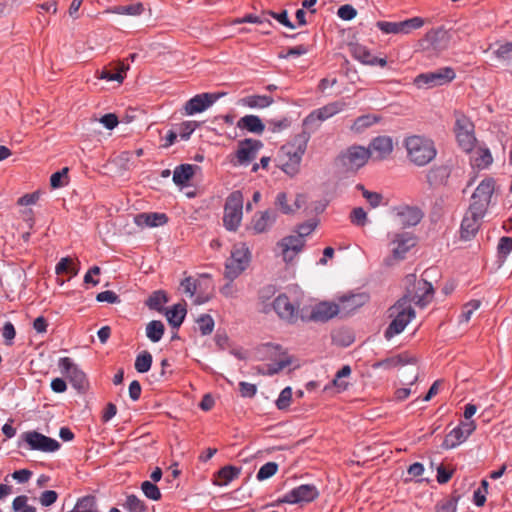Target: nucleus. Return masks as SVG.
I'll return each mask as SVG.
<instances>
[{"label":"nucleus","instance_id":"obj_1","mask_svg":"<svg viewBox=\"0 0 512 512\" xmlns=\"http://www.w3.org/2000/svg\"><path fill=\"white\" fill-rule=\"evenodd\" d=\"M310 133L303 130L293 140L283 145L277 155V166L288 176L298 174L302 157L307 149Z\"/></svg>","mask_w":512,"mask_h":512},{"label":"nucleus","instance_id":"obj_2","mask_svg":"<svg viewBox=\"0 0 512 512\" xmlns=\"http://www.w3.org/2000/svg\"><path fill=\"white\" fill-rule=\"evenodd\" d=\"M403 145L408 159L416 166L429 164L437 155L433 140L421 135H411L404 139Z\"/></svg>","mask_w":512,"mask_h":512},{"label":"nucleus","instance_id":"obj_3","mask_svg":"<svg viewBox=\"0 0 512 512\" xmlns=\"http://www.w3.org/2000/svg\"><path fill=\"white\" fill-rule=\"evenodd\" d=\"M389 312L390 317H393V320L384 332V336L387 340H390L394 336L403 332L406 326L415 317V310L412 308L411 304H409V298L407 295L400 298L389 309Z\"/></svg>","mask_w":512,"mask_h":512},{"label":"nucleus","instance_id":"obj_4","mask_svg":"<svg viewBox=\"0 0 512 512\" xmlns=\"http://www.w3.org/2000/svg\"><path fill=\"white\" fill-rule=\"evenodd\" d=\"M243 194L236 190L227 197L224 206L223 224L229 231H236L243 216Z\"/></svg>","mask_w":512,"mask_h":512},{"label":"nucleus","instance_id":"obj_5","mask_svg":"<svg viewBox=\"0 0 512 512\" xmlns=\"http://www.w3.org/2000/svg\"><path fill=\"white\" fill-rule=\"evenodd\" d=\"M250 260L251 254L245 245L234 247L230 257L225 262V278L234 281L247 269Z\"/></svg>","mask_w":512,"mask_h":512},{"label":"nucleus","instance_id":"obj_6","mask_svg":"<svg viewBox=\"0 0 512 512\" xmlns=\"http://www.w3.org/2000/svg\"><path fill=\"white\" fill-rule=\"evenodd\" d=\"M455 77L456 73L452 67H441L435 71L417 75L414 79V84L419 89H431L446 85L452 82Z\"/></svg>","mask_w":512,"mask_h":512},{"label":"nucleus","instance_id":"obj_7","mask_svg":"<svg viewBox=\"0 0 512 512\" xmlns=\"http://www.w3.org/2000/svg\"><path fill=\"white\" fill-rule=\"evenodd\" d=\"M473 122L464 114H456L454 132L459 147L466 153L471 152L476 143Z\"/></svg>","mask_w":512,"mask_h":512},{"label":"nucleus","instance_id":"obj_8","mask_svg":"<svg viewBox=\"0 0 512 512\" xmlns=\"http://www.w3.org/2000/svg\"><path fill=\"white\" fill-rule=\"evenodd\" d=\"M406 279L407 282L413 283V288H408L405 294L409 298V304L413 302L421 308L425 307L433 298L434 289L432 284L424 279L416 281L414 274L408 275Z\"/></svg>","mask_w":512,"mask_h":512},{"label":"nucleus","instance_id":"obj_9","mask_svg":"<svg viewBox=\"0 0 512 512\" xmlns=\"http://www.w3.org/2000/svg\"><path fill=\"white\" fill-rule=\"evenodd\" d=\"M319 496V491L314 484L299 485L282 497L278 498L275 503L270 504L276 506L279 504H303L314 501Z\"/></svg>","mask_w":512,"mask_h":512},{"label":"nucleus","instance_id":"obj_10","mask_svg":"<svg viewBox=\"0 0 512 512\" xmlns=\"http://www.w3.org/2000/svg\"><path fill=\"white\" fill-rule=\"evenodd\" d=\"M494 190L495 180L493 178L483 179L473 192L469 207L485 215Z\"/></svg>","mask_w":512,"mask_h":512},{"label":"nucleus","instance_id":"obj_11","mask_svg":"<svg viewBox=\"0 0 512 512\" xmlns=\"http://www.w3.org/2000/svg\"><path fill=\"white\" fill-rule=\"evenodd\" d=\"M371 157V151L363 146L353 145L343 151L338 159L343 167L356 171L363 167Z\"/></svg>","mask_w":512,"mask_h":512},{"label":"nucleus","instance_id":"obj_12","mask_svg":"<svg viewBox=\"0 0 512 512\" xmlns=\"http://www.w3.org/2000/svg\"><path fill=\"white\" fill-rule=\"evenodd\" d=\"M424 25V19L421 17H412L399 22L378 21L376 27L384 34H409Z\"/></svg>","mask_w":512,"mask_h":512},{"label":"nucleus","instance_id":"obj_13","mask_svg":"<svg viewBox=\"0 0 512 512\" xmlns=\"http://www.w3.org/2000/svg\"><path fill=\"white\" fill-rule=\"evenodd\" d=\"M58 367L76 390L81 391L85 389L87 385L86 374L70 357H61L58 361Z\"/></svg>","mask_w":512,"mask_h":512},{"label":"nucleus","instance_id":"obj_14","mask_svg":"<svg viewBox=\"0 0 512 512\" xmlns=\"http://www.w3.org/2000/svg\"><path fill=\"white\" fill-rule=\"evenodd\" d=\"M395 223L402 227L416 226L423 218L422 211L416 206L398 205L391 210Z\"/></svg>","mask_w":512,"mask_h":512},{"label":"nucleus","instance_id":"obj_15","mask_svg":"<svg viewBox=\"0 0 512 512\" xmlns=\"http://www.w3.org/2000/svg\"><path fill=\"white\" fill-rule=\"evenodd\" d=\"M22 439L29 445L31 450L41 452H55L59 450L60 443L53 438L45 436L37 431H28L22 434Z\"/></svg>","mask_w":512,"mask_h":512},{"label":"nucleus","instance_id":"obj_16","mask_svg":"<svg viewBox=\"0 0 512 512\" xmlns=\"http://www.w3.org/2000/svg\"><path fill=\"white\" fill-rule=\"evenodd\" d=\"M346 104L343 101H334L318 109L311 111L303 120L304 126H313L315 123H321L339 112L343 111Z\"/></svg>","mask_w":512,"mask_h":512},{"label":"nucleus","instance_id":"obj_17","mask_svg":"<svg viewBox=\"0 0 512 512\" xmlns=\"http://www.w3.org/2000/svg\"><path fill=\"white\" fill-rule=\"evenodd\" d=\"M391 258L387 259V264H391V260H403L407 252L416 244L414 236L409 232L395 233L391 237Z\"/></svg>","mask_w":512,"mask_h":512},{"label":"nucleus","instance_id":"obj_18","mask_svg":"<svg viewBox=\"0 0 512 512\" xmlns=\"http://www.w3.org/2000/svg\"><path fill=\"white\" fill-rule=\"evenodd\" d=\"M276 314L288 323H295L298 320L299 306L295 305L286 294H279L272 303Z\"/></svg>","mask_w":512,"mask_h":512},{"label":"nucleus","instance_id":"obj_19","mask_svg":"<svg viewBox=\"0 0 512 512\" xmlns=\"http://www.w3.org/2000/svg\"><path fill=\"white\" fill-rule=\"evenodd\" d=\"M225 93H201L188 100L184 106L186 115L201 113L213 105Z\"/></svg>","mask_w":512,"mask_h":512},{"label":"nucleus","instance_id":"obj_20","mask_svg":"<svg viewBox=\"0 0 512 512\" xmlns=\"http://www.w3.org/2000/svg\"><path fill=\"white\" fill-rule=\"evenodd\" d=\"M484 216V214L469 207L461 222V238L469 240L474 237L480 228Z\"/></svg>","mask_w":512,"mask_h":512},{"label":"nucleus","instance_id":"obj_21","mask_svg":"<svg viewBox=\"0 0 512 512\" xmlns=\"http://www.w3.org/2000/svg\"><path fill=\"white\" fill-rule=\"evenodd\" d=\"M263 147L260 140L247 138L239 142L236 157L240 165H248L257 157L259 150Z\"/></svg>","mask_w":512,"mask_h":512},{"label":"nucleus","instance_id":"obj_22","mask_svg":"<svg viewBox=\"0 0 512 512\" xmlns=\"http://www.w3.org/2000/svg\"><path fill=\"white\" fill-rule=\"evenodd\" d=\"M305 239L297 235L284 237L279 243L282 248V255L285 262H291L305 246Z\"/></svg>","mask_w":512,"mask_h":512},{"label":"nucleus","instance_id":"obj_23","mask_svg":"<svg viewBox=\"0 0 512 512\" xmlns=\"http://www.w3.org/2000/svg\"><path fill=\"white\" fill-rule=\"evenodd\" d=\"M352 57L365 65L375 66L379 65L385 67L387 65L386 58H379L374 56L370 50L361 44H352L350 46Z\"/></svg>","mask_w":512,"mask_h":512},{"label":"nucleus","instance_id":"obj_24","mask_svg":"<svg viewBox=\"0 0 512 512\" xmlns=\"http://www.w3.org/2000/svg\"><path fill=\"white\" fill-rule=\"evenodd\" d=\"M341 311L340 306L332 302H320L316 304L310 318L316 322H327Z\"/></svg>","mask_w":512,"mask_h":512},{"label":"nucleus","instance_id":"obj_25","mask_svg":"<svg viewBox=\"0 0 512 512\" xmlns=\"http://www.w3.org/2000/svg\"><path fill=\"white\" fill-rule=\"evenodd\" d=\"M368 149L371 151V157L384 160L393 151L392 139L389 136H378L372 140Z\"/></svg>","mask_w":512,"mask_h":512},{"label":"nucleus","instance_id":"obj_26","mask_svg":"<svg viewBox=\"0 0 512 512\" xmlns=\"http://www.w3.org/2000/svg\"><path fill=\"white\" fill-rule=\"evenodd\" d=\"M277 212L271 209L258 212L251 222V229L255 234L266 232L276 221Z\"/></svg>","mask_w":512,"mask_h":512},{"label":"nucleus","instance_id":"obj_27","mask_svg":"<svg viewBox=\"0 0 512 512\" xmlns=\"http://www.w3.org/2000/svg\"><path fill=\"white\" fill-rule=\"evenodd\" d=\"M425 40L429 43L432 49L441 51L448 47L450 41V35L448 31L443 28L429 31Z\"/></svg>","mask_w":512,"mask_h":512},{"label":"nucleus","instance_id":"obj_28","mask_svg":"<svg viewBox=\"0 0 512 512\" xmlns=\"http://www.w3.org/2000/svg\"><path fill=\"white\" fill-rule=\"evenodd\" d=\"M197 169H199V167L192 164H180L176 166L173 171V182L180 187L187 186Z\"/></svg>","mask_w":512,"mask_h":512},{"label":"nucleus","instance_id":"obj_29","mask_svg":"<svg viewBox=\"0 0 512 512\" xmlns=\"http://www.w3.org/2000/svg\"><path fill=\"white\" fill-rule=\"evenodd\" d=\"M168 222V216L165 213H140L135 217V223L138 226L159 227Z\"/></svg>","mask_w":512,"mask_h":512},{"label":"nucleus","instance_id":"obj_30","mask_svg":"<svg viewBox=\"0 0 512 512\" xmlns=\"http://www.w3.org/2000/svg\"><path fill=\"white\" fill-rule=\"evenodd\" d=\"M368 300L369 296L366 293L346 295L340 298V309L346 313H351L365 305Z\"/></svg>","mask_w":512,"mask_h":512},{"label":"nucleus","instance_id":"obj_31","mask_svg":"<svg viewBox=\"0 0 512 512\" xmlns=\"http://www.w3.org/2000/svg\"><path fill=\"white\" fill-rule=\"evenodd\" d=\"M187 314L186 304H175L170 309H167L165 315L167 317V321L172 328L178 329Z\"/></svg>","mask_w":512,"mask_h":512},{"label":"nucleus","instance_id":"obj_32","mask_svg":"<svg viewBox=\"0 0 512 512\" xmlns=\"http://www.w3.org/2000/svg\"><path fill=\"white\" fill-rule=\"evenodd\" d=\"M237 127L255 134H261L265 129V125L256 115H245L241 117L237 122Z\"/></svg>","mask_w":512,"mask_h":512},{"label":"nucleus","instance_id":"obj_33","mask_svg":"<svg viewBox=\"0 0 512 512\" xmlns=\"http://www.w3.org/2000/svg\"><path fill=\"white\" fill-rule=\"evenodd\" d=\"M413 359L410 358L407 354H398L395 356L388 357L386 359L377 361L372 364L373 369H386L390 370L392 368L398 367V366H404L408 363H410Z\"/></svg>","mask_w":512,"mask_h":512},{"label":"nucleus","instance_id":"obj_34","mask_svg":"<svg viewBox=\"0 0 512 512\" xmlns=\"http://www.w3.org/2000/svg\"><path fill=\"white\" fill-rule=\"evenodd\" d=\"M274 102V99L271 96L267 95H249L243 97L239 100L238 104L249 107V108H258L263 109L269 107Z\"/></svg>","mask_w":512,"mask_h":512},{"label":"nucleus","instance_id":"obj_35","mask_svg":"<svg viewBox=\"0 0 512 512\" xmlns=\"http://www.w3.org/2000/svg\"><path fill=\"white\" fill-rule=\"evenodd\" d=\"M449 174L450 171L447 166H436L427 171L426 179L430 186H437L444 184L448 179Z\"/></svg>","mask_w":512,"mask_h":512},{"label":"nucleus","instance_id":"obj_36","mask_svg":"<svg viewBox=\"0 0 512 512\" xmlns=\"http://www.w3.org/2000/svg\"><path fill=\"white\" fill-rule=\"evenodd\" d=\"M290 364L291 358L287 353H281V358L279 360L263 365L259 371L264 375L272 376L279 373Z\"/></svg>","mask_w":512,"mask_h":512},{"label":"nucleus","instance_id":"obj_37","mask_svg":"<svg viewBox=\"0 0 512 512\" xmlns=\"http://www.w3.org/2000/svg\"><path fill=\"white\" fill-rule=\"evenodd\" d=\"M467 440V437L457 426L453 428L445 437L442 448L449 450L453 449Z\"/></svg>","mask_w":512,"mask_h":512},{"label":"nucleus","instance_id":"obj_38","mask_svg":"<svg viewBox=\"0 0 512 512\" xmlns=\"http://www.w3.org/2000/svg\"><path fill=\"white\" fill-rule=\"evenodd\" d=\"M69 512H99L97 500L92 495L83 496L77 500Z\"/></svg>","mask_w":512,"mask_h":512},{"label":"nucleus","instance_id":"obj_39","mask_svg":"<svg viewBox=\"0 0 512 512\" xmlns=\"http://www.w3.org/2000/svg\"><path fill=\"white\" fill-rule=\"evenodd\" d=\"M492 55L502 61L512 73V42L500 45L496 50L492 51Z\"/></svg>","mask_w":512,"mask_h":512},{"label":"nucleus","instance_id":"obj_40","mask_svg":"<svg viewBox=\"0 0 512 512\" xmlns=\"http://www.w3.org/2000/svg\"><path fill=\"white\" fill-rule=\"evenodd\" d=\"M110 12L118 15L138 16L144 12V5L141 2L119 5L111 8Z\"/></svg>","mask_w":512,"mask_h":512},{"label":"nucleus","instance_id":"obj_41","mask_svg":"<svg viewBox=\"0 0 512 512\" xmlns=\"http://www.w3.org/2000/svg\"><path fill=\"white\" fill-rule=\"evenodd\" d=\"M240 472H241V468L236 467V466L227 465V466L222 467L217 473V475L220 479V482L218 483V485H220V486L228 485L231 481H233L234 479H236L239 476Z\"/></svg>","mask_w":512,"mask_h":512},{"label":"nucleus","instance_id":"obj_42","mask_svg":"<svg viewBox=\"0 0 512 512\" xmlns=\"http://www.w3.org/2000/svg\"><path fill=\"white\" fill-rule=\"evenodd\" d=\"M168 302L167 295L162 290L154 291L146 300V305L149 309L157 312L163 311V305Z\"/></svg>","mask_w":512,"mask_h":512},{"label":"nucleus","instance_id":"obj_43","mask_svg":"<svg viewBox=\"0 0 512 512\" xmlns=\"http://www.w3.org/2000/svg\"><path fill=\"white\" fill-rule=\"evenodd\" d=\"M164 332V324L159 320H152L146 326V336L154 343L162 339Z\"/></svg>","mask_w":512,"mask_h":512},{"label":"nucleus","instance_id":"obj_44","mask_svg":"<svg viewBox=\"0 0 512 512\" xmlns=\"http://www.w3.org/2000/svg\"><path fill=\"white\" fill-rule=\"evenodd\" d=\"M378 121H379V117H377L375 115H372V114L362 115L355 119L354 123L351 126V130L356 133H361L365 129H367V128L371 127L372 125H374L375 123H377Z\"/></svg>","mask_w":512,"mask_h":512},{"label":"nucleus","instance_id":"obj_45","mask_svg":"<svg viewBox=\"0 0 512 512\" xmlns=\"http://www.w3.org/2000/svg\"><path fill=\"white\" fill-rule=\"evenodd\" d=\"M28 502L27 495H19L13 499L11 509L13 512H37L36 507Z\"/></svg>","mask_w":512,"mask_h":512},{"label":"nucleus","instance_id":"obj_46","mask_svg":"<svg viewBox=\"0 0 512 512\" xmlns=\"http://www.w3.org/2000/svg\"><path fill=\"white\" fill-rule=\"evenodd\" d=\"M153 358L150 352L143 351L135 359V369L138 373H146L150 370Z\"/></svg>","mask_w":512,"mask_h":512},{"label":"nucleus","instance_id":"obj_47","mask_svg":"<svg viewBox=\"0 0 512 512\" xmlns=\"http://www.w3.org/2000/svg\"><path fill=\"white\" fill-rule=\"evenodd\" d=\"M123 508L129 512H146L147 510L145 503L134 494L126 497Z\"/></svg>","mask_w":512,"mask_h":512},{"label":"nucleus","instance_id":"obj_48","mask_svg":"<svg viewBox=\"0 0 512 512\" xmlns=\"http://www.w3.org/2000/svg\"><path fill=\"white\" fill-rule=\"evenodd\" d=\"M475 165L480 169H485L493 162V157L488 148H479L474 158Z\"/></svg>","mask_w":512,"mask_h":512},{"label":"nucleus","instance_id":"obj_49","mask_svg":"<svg viewBox=\"0 0 512 512\" xmlns=\"http://www.w3.org/2000/svg\"><path fill=\"white\" fill-rule=\"evenodd\" d=\"M128 69V66L121 64L116 72L102 70L100 74V79H104L107 81H117L119 83H122L125 78V73Z\"/></svg>","mask_w":512,"mask_h":512},{"label":"nucleus","instance_id":"obj_50","mask_svg":"<svg viewBox=\"0 0 512 512\" xmlns=\"http://www.w3.org/2000/svg\"><path fill=\"white\" fill-rule=\"evenodd\" d=\"M68 172L69 169L64 167L60 171L53 173L50 177L51 187L57 189L66 186L68 184Z\"/></svg>","mask_w":512,"mask_h":512},{"label":"nucleus","instance_id":"obj_51","mask_svg":"<svg viewBox=\"0 0 512 512\" xmlns=\"http://www.w3.org/2000/svg\"><path fill=\"white\" fill-rule=\"evenodd\" d=\"M278 471V464L275 462H267L260 467L256 474L258 481H263L274 476Z\"/></svg>","mask_w":512,"mask_h":512},{"label":"nucleus","instance_id":"obj_52","mask_svg":"<svg viewBox=\"0 0 512 512\" xmlns=\"http://www.w3.org/2000/svg\"><path fill=\"white\" fill-rule=\"evenodd\" d=\"M141 490L148 499H151L153 501H158L161 499L162 495L159 488L150 481L142 482Z\"/></svg>","mask_w":512,"mask_h":512},{"label":"nucleus","instance_id":"obj_53","mask_svg":"<svg viewBox=\"0 0 512 512\" xmlns=\"http://www.w3.org/2000/svg\"><path fill=\"white\" fill-rule=\"evenodd\" d=\"M199 331L203 336L209 335L214 329V320L209 314H203L197 319Z\"/></svg>","mask_w":512,"mask_h":512},{"label":"nucleus","instance_id":"obj_54","mask_svg":"<svg viewBox=\"0 0 512 512\" xmlns=\"http://www.w3.org/2000/svg\"><path fill=\"white\" fill-rule=\"evenodd\" d=\"M292 400V389L291 387H285L279 394L278 398L275 401L276 407L279 410H286Z\"/></svg>","mask_w":512,"mask_h":512},{"label":"nucleus","instance_id":"obj_55","mask_svg":"<svg viewBox=\"0 0 512 512\" xmlns=\"http://www.w3.org/2000/svg\"><path fill=\"white\" fill-rule=\"evenodd\" d=\"M480 305H481V302L479 300H471L468 303H466L463 306L462 312L460 314V322L467 323L471 319V316L474 313V311L479 309Z\"/></svg>","mask_w":512,"mask_h":512},{"label":"nucleus","instance_id":"obj_56","mask_svg":"<svg viewBox=\"0 0 512 512\" xmlns=\"http://www.w3.org/2000/svg\"><path fill=\"white\" fill-rule=\"evenodd\" d=\"M55 272L58 275L65 273L77 275L78 273V271L72 266V260L69 257L61 258V260L56 264Z\"/></svg>","mask_w":512,"mask_h":512},{"label":"nucleus","instance_id":"obj_57","mask_svg":"<svg viewBox=\"0 0 512 512\" xmlns=\"http://www.w3.org/2000/svg\"><path fill=\"white\" fill-rule=\"evenodd\" d=\"M497 250L499 257L505 260L507 256L512 252V238L508 236L501 237L497 246Z\"/></svg>","mask_w":512,"mask_h":512},{"label":"nucleus","instance_id":"obj_58","mask_svg":"<svg viewBox=\"0 0 512 512\" xmlns=\"http://www.w3.org/2000/svg\"><path fill=\"white\" fill-rule=\"evenodd\" d=\"M350 220L354 225L362 227L367 222V213L362 207H356L350 214Z\"/></svg>","mask_w":512,"mask_h":512},{"label":"nucleus","instance_id":"obj_59","mask_svg":"<svg viewBox=\"0 0 512 512\" xmlns=\"http://www.w3.org/2000/svg\"><path fill=\"white\" fill-rule=\"evenodd\" d=\"M198 123L196 121H185L181 123L179 128V136L182 140H188L191 134L198 127Z\"/></svg>","mask_w":512,"mask_h":512},{"label":"nucleus","instance_id":"obj_60","mask_svg":"<svg viewBox=\"0 0 512 512\" xmlns=\"http://www.w3.org/2000/svg\"><path fill=\"white\" fill-rule=\"evenodd\" d=\"M457 500L454 498L439 501L435 506V512H456Z\"/></svg>","mask_w":512,"mask_h":512},{"label":"nucleus","instance_id":"obj_61","mask_svg":"<svg viewBox=\"0 0 512 512\" xmlns=\"http://www.w3.org/2000/svg\"><path fill=\"white\" fill-rule=\"evenodd\" d=\"M267 123L268 129L273 133L281 132L290 126V121L286 117L279 120L271 119Z\"/></svg>","mask_w":512,"mask_h":512},{"label":"nucleus","instance_id":"obj_62","mask_svg":"<svg viewBox=\"0 0 512 512\" xmlns=\"http://www.w3.org/2000/svg\"><path fill=\"white\" fill-rule=\"evenodd\" d=\"M318 225L317 220H309L297 226V236L305 239L306 236L311 234Z\"/></svg>","mask_w":512,"mask_h":512},{"label":"nucleus","instance_id":"obj_63","mask_svg":"<svg viewBox=\"0 0 512 512\" xmlns=\"http://www.w3.org/2000/svg\"><path fill=\"white\" fill-rule=\"evenodd\" d=\"M58 499V493L54 490H45L39 496V502L43 507L53 505Z\"/></svg>","mask_w":512,"mask_h":512},{"label":"nucleus","instance_id":"obj_64","mask_svg":"<svg viewBox=\"0 0 512 512\" xmlns=\"http://www.w3.org/2000/svg\"><path fill=\"white\" fill-rule=\"evenodd\" d=\"M96 300L98 302H107L110 304H118L121 302L120 297L111 290H106L98 293L96 295Z\"/></svg>","mask_w":512,"mask_h":512}]
</instances>
